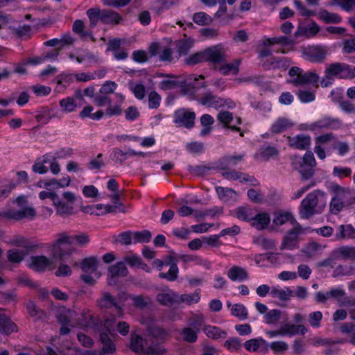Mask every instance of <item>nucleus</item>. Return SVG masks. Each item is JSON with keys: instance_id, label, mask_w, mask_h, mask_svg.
Returning a JSON list of instances; mask_svg holds the SVG:
<instances>
[{"instance_id": "nucleus-51", "label": "nucleus", "mask_w": 355, "mask_h": 355, "mask_svg": "<svg viewBox=\"0 0 355 355\" xmlns=\"http://www.w3.org/2000/svg\"><path fill=\"white\" fill-rule=\"evenodd\" d=\"M279 150L274 146H263L260 148V156L265 160L268 161L271 157L277 156Z\"/></svg>"}, {"instance_id": "nucleus-41", "label": "nucleus", "mask_w": 355, "mask_h": 355, "mask_svg": "<svg viewBox=\"0 0 355 355\" xmlns=\"http://www.w3.org/2000/svg\"><path fill=\"white\" fill-rule=\"evenodd\" d=\"M231 313L240 320H245L248 317L247 308L242 304H234L231 309Z\"/></svg>"}, {"instance_id": "nucleus-59", "label": "nucleus", "mask_w": 355, "mask_h": 355, "mask_svg": "<svg viewBox=\"0 0 355 355\" xmlns=\"http://www.w3.org/2000/svg\"><path fill=\"white\" fill-rule=\"evenodd\" d=\"M161 101V96L157 92H151L148 95V107L150 109L159 107Z\"/></svg>"}, {"instance_id": "nucleus-8", "label": "nucleus", "mask_w": 355, "mask_h": 355, "mask_svg": "<svg viewBox=\"0 0 355 355\" xmlns=\"http://www.w3.org/2000/svg\"><path fill=\"white\" fill-rule=\"evenodd\" d=\"M62 195L67 202H63L58 196V202H54L53 205L56 208L57 214L65 217L73 214V204L76 200V196L71 191L64 192Z\"/></svg>"}, {"instance_id": "nucleus-60", "label": "nucleus", "mask_w": 355, "mask_h": 355, "mask_svg": "<svg viewBox=\"0 0 355 355\" xmlns=\"http://www.w3.org/2000/svg\"><path fill=\"white\" fill-rule=\"evenodd\" d=\"M224 346L230 350H238L242 346L241 340L238 337H230L225 341Z\"/></svg>"}, {"instance_id": "nucleus-47", "label": "nucleus", "mask_w": 355, "mask_h": 355, "mask_svg": "<svg viewBox=\"0 0 355 355\" xmlns=\"http://www.w3.org/2000/svg\"><path fill=\"white\" fill-rule=\"evenodd\" d=\"M187 324L189 326V327H191L199 332L200 328L205 324L204 316L201 314L195 315L188 319Z\"/></svg>"}, {"instance_id": "nucleus-33", "label": "nucleus", "mask_w": 355, "mask_h": 355, "mask_svg": "<svg viewBox=\"0 0 355 355\" xmlns=\"http://www.w3.org/2000/svg\"><path fill=\"white\" fill-rule=\"evenodd\" d=\"M193 42L191 39H182L177 42L176 50L179 56L187 55L193 47Z\"/></svg>"}, {"instance_id": "nucleus-45", "label": "nucleus", "mask_w": 355, "mask_h": 355, "mask_svg": "<svg viewBox=\"0 0 355 355\" xmlns=\"http://www.w3.org/2000/svg\"><path fill=\"white\" fill-rule=\"evenodd\" d=\"M205 62L204 50L190 55L184 59L187 65L192 66Z\"/></svg>"}, {"instance_id": "nucleus-10", "label": "nucleus", "mask_w": 355, "mask_h": 355, "mask_svg": "<svg viewBox=\"0 0 355 355\" xmlns=\"http://www.w3.org/2000/svg\"><path fill=\"white\" fill-rule=\"evenodd\" d=\"M199 78L204 79L205 77L200 75L199 78H197L194 76V75H191L188 77L187 80L180 82L179 87L181 88V92L184 95L187 94L193 96H195L196 89L206 87L207 85L205 82L197 84L196 82Z\"/></svg>"}, {"instance_id": "nucleus-38", "label": "nucleus", "mask_w": 355, "mask_h": 355, "mask_svg": "<svg viewBox=\"0 0 355 355\" xmlns=\"http://www.w3.org/2000/svg\"><path fill=\"white\" fill-rule=\"evenodd\" d=\"M293 291L289 288H286L285 290L278 289L272 287L270 291V295L273 297H278L281 301H288L291 297L293 295Z\"/></svg>"}, {"instance_id": "nucleus-64", "label": "nucleus", "mask_w": 355, "mask_h": 355, "mask_svg": "<svg viewBox=\"0 0 355 355\" xmlns=\"http://www.w3.org/2000/svg\"><path fill=\"white\" fill-rule=\"evenodd\" d=\"M141 258L137 254L126 255L123 258L124 263H127L130 267H139L141 264Z\"/></svg>"}, {"instance_id": "nucleus-44", "label": "nucleus", "mask_w": 355, "mask_h": 355, "mask_svg": "<svg viewBox=\"0 0 355 355\" xmlns=\"http://www.w3.org/2000/svg\"><path fill=\"white\" fill-rule=\"evenodd\" d=\"M293 42L291 39L286 36L273 37L265 40L263 42V46H269L275 44H280L284 46L293 44Z\"/></svg>"}, {"instance_id": "nucleus-55", "label": "nucleus", "mask_w": 355, "mask_h": 355, "mask_svg": "<svg viewBox=\"0 0 355 355\" xmlns=\"http://www.w3.org/2000/svg\"><path fill=\"white\" fill-rule=\"evenodd\" d=\"M60 105L63 110L71 112H73L77 106L73 98L67 97L60 101Z\"/></svg>"}, {"instance_id": "nucleus-9", "label": "nucleus", "mask_w": 355, "mask_h": 355, "mask_svg": "<svg viewBox=\"0 0 355 355\" xmlns=\"http://www.w3.org/2000/svg\"><path fill=\"white\" fill-rule=\"evenodd\" d=\"M205 62L212 64H223L226 62V55L221 44L214 45L204 50Z\"/></svg>"}, {"instance_id": "nucleus-17", "label": "nucleus", "mask_w": 355, "mask_h": 355, "mask_svg": "<svg viewBox=\"0 0 355 355\" xmlns=\"http://www.w3.org/2000/svg\"><path fill=\"white\" fill-rule=\"evenodd\" d=\"M18 331V327L6 314L0 313V332L8 336Z\"/></svg>"}, {"instance_id": "nucleus-50", "label": "nucleus", "mask_w": 355, "mask_h": 355, "mask_svg": "<svg viewBox=\"0 0 355 355\" xmlns=\"http://www.w3.org/2000/svg\"><path fill=\"white\" fill-rule=\"evenodd\" d=\"M343 66L344 63H332L328 68L326 69L325 73L330 76H338L340 78H341V74H343Z\"/></svg>"}, {"instance_id": "nucleus-25", "label": "nucleus", "mask_w": 355, "mask_h": 355, "mask_svg": "<svg viewBox=\"0 0 355 355\" xmlns=\"http://www.w3.org/2000/svg\"><path fill=\"white\" fill-rule=\"evenodd\" d=\"M130 347L132 351L136 353L144 352L145 354L146 346L144 339L137 334H133L131 335Z\"/></svg>"}, {"instance_id": "nucleus-27", "label": "nucleus", "mask_w": 355, "mask_h": 355, "mask_svg": "<svg viewBox=\"0 0 355 355\" xmlns=\"http://www.w3.org/2000/svg\"><path fill=\"white\" fill-rule=\"evenodd\" d=\"M157 302L164 306H171L178 304V294L175 293H159L157 295Z\"/></svg>"}, {"instance_id": "nucleus-62", "label": "nucleus", "mask_w": 355, "mask_h": 355, "mask_svg": "<svg viewBox=\"0 0 355 355\" xmlns=\"http://www.w3.org/2000/svg\"><path fill=\"white\" fill-rule=\"evenodd\" d=\"M217 119L222 123L225 128L232 121L233 114L229 111H221L218 114Z\"/></svg>"}, {"instance_id": "nucleus-34", "label": "nucleus", "mask_w": 355, "mask_h": 355, "mask_svg": "<svg viewBox=\"0 0 355 355\" xmlns=\"http://www.w3.org/2000/svg\"><path fill=\"white\" fill-rule=\"evenodd\" d=\"M203 331L209 338L212 339H218L227 336V332L225 331L214 326H205Z\"/></svg>"}, {"instance_id": "nucleus-39", "label": "nucleus", "mask_w": 355, "mask_h": 355, "mask_svg": "<svg viewBox=\"0 0 355 355\" xmlns=\"http://www.w3.org/2000/svg\"><path fill=\"white\" fill-rule=\"evenodd\" d=\"M193 21L198 25L207 26L213 22V18L205 12H198L193 14Z\"/></svg>"}, {"instance_id": "nucleus-37", "label": "nucleus", "mask_w": 355, "mask_h": 355, "mask_svg": "<svg viewBox=\"0 0 355 355\" xmlns=\"http://www.w3.org/2000/svg\"><path fill=\"white\" fill-rule=\"evenodd\" d=\"M294 164L297 165L296 163H294ZM315 167V166L298 164V166H295V168L301 175L302 179L303 180H306L310 179L314 175Z\"/></svg>"}, {"instance_id": "nucleus-49", "label": "nucleus", "mask_w": 355, "mask_h": 355, "mask_svg": "<svg viewBox=\"0 0 355 355\" xmlns=\"http://www.w3.org/2000/svg\"><path fill=\"white\" fill-rule=\"evenodd\" d=\"M26 252L16 249L10 250L7 252V257L9 261L12 263H20L24 258Z\"/></svg>"}, {"instance_id": "nucleus-18", "label": "nucleus", "mask_w": 355, "mask_h": 355, "mask_svg": "<svg viewBox=\"0 0 355 355\" xmlns=\"http://www.w3.org/2000/svg\"><path fill=\"white\" fill-rule=\"evenodd\" d=\"M286 222H290L293 225L297 223L292 213L289 211H278L274 213L272 223L275 225L281 226Z\"/></svg>"}, {"instance_id": "nucleus-26", "label": "nucleus", "mask_w": 355, "mask_h": 355, "mask_svg": "<svg viewBox=\"0 0 355 355\" xmlns=\"http://www.w3.org/2000/svg\"><path fill=\"white\" fill-rule=\"evenodd\" d=\"M98 261L96 257H87L83 259L80 267L85 273H92L97 270Z\"/></svg>"}, {"instance_id": "nucleus-22", "label": "nucleus", "mask_w": 355, "mask_h": 355, "mask_svg": "<svg viewBox=\"0 0 355 355\" xmlns=\"http://www.w3.org/2000/svg\"><path fill=\"white\" fill-rule=\"evenodd\" d=\"M31 259V264L30 266L36 271H44L52 264V261L45 256H33Z\"/></svg>"}, {"instance_id": "nucleus-54", "label": "nucleus", "mask_w": 355, "mask_h": 355, "mask_svg": "<svg viewBox=\"0 0 355 355\" xmlns=\"http://www.w3.org/2000/svg\"><path fill=\"white\" fill-rule=\"evenodd\" d=\"M344 206L345 205L343 204V202L340 200L337 195L334 194V196L332 198L329 205L331 213L333 214H338Z\"/></svg>"}, {"instance_id": "nucleus-56", "label": "nucleus", "mask_w": 355, "mask_h": 355, "mask_svg": "<svg viewBox=\"0 0 355 355\" xmlns=\"http://www.w3.org/2000/svg\"><path fill=\"white\" fill-rule=\"evenodd\" d=\"M334 102L338 103L340 109L347 114H355V105L349 101H340L339 99H334Z\"/></svg>"}, {"instance_id": "nucleus-2", "label": "nucleus", "mask_w": 355, "mask_h": 355, "mask_svg": "<svg viewBox=\"0 0 355 355\" xmlns=\"http://www.w3.org/2000/svg\"><path fill=\"white\" fill-rule=\"evenodd\" d=\"M288 74L293 78L288 80V83L295 87L300 85H311L313 87H318L319 76L314 71H306L303 73V69L298 67H292Z\"/></svg>"}, {"instance_id": "nucleus-63", "label": "nucleus", "mask_w": 355, "mask_h": 355, "mask_svg": "<svg viewBox=\"0 0 355 355\" xmlns=\"http://www.w3.org/2000/svg\"><path fill=\"white\" fill-rule=\"evenodd\" d=\"M345 295V291L340 288H331L327 291V296L329 299L336 300L339 304L341 302V298Z\"/></svg>"}, {"instance_id": "nucleus-30", "label": "nucleus", "mask_w": 355, "mask_h": 355, "mask_svg": "<svg viewBox=\"0 0 355 355\" xmlns=\"http://www.w3.org/2000/svg\"><path fill=\"white\" fill-rule=\"evenodd\" d=\"M200 300V289L196 290L193 293L183 294L180 296L178 294V304L181 303L191 305L198 303Z\"/></svg>"}, {"instance_id": "nucleus-14", "label": "nucleus", "mask_w": 355, "mask_h": 355, "mask_svg": "<svg viewBox=\"0 0 355 355\" xmlns=\"http://www.w3.org/2000/svg\"><path fill=\"white\" fill-rule=\"evenodd\" d=\"M89 241L90 239L89 234L85 232L72 235H68L63 232L62 237L59 240V242L69 243L71 245H76L80 247L85 246Z\"/></svg>"}, {"instance_id": "nucleus-28", "label": "nucleus", "mask_w": 355, "mask_h": 355, "mask_svg": "<svg viewBox=\"0 0 355 355\" xmlns=\"http://www.w3.org/2000/svg\"><path fill=\"white\" fill-rule=\"evenodd\" d=\"M293 123L286 118H279L271 126L273 133L279 134L291 128Z\"/></svg>"}, {"instance_id": "nucleus-3", "label": "nucleus", "mask_w": 355, "mask_h": 355, "mask_svg": "<svg viewBox=\"0 0 355 355\" xmlns=\"http://www.w3.org/2000/svg\"><path fill=\"white\" fill-rule=\"evenodd\" d=\"M122 296L123 295L119 294L116 297L109 292H102L101 297L96 300L97 306L102 310L114 309L116 315L121 317L123 313L121 302L125 301L122 300Z\"/></svg>"}, {"instance_id": "nucleus-21", "label": "nucleus", "mask_w": 355, "mask_h": 355, "mask_svg": "<svg viewBox=\"0 0 355 355\" xmlns=\"http://www.w3.org/2000/svg\"><path fill=\"white\" fill-rule=\"evenodd\" d=\"M340 125L341 121L340 119L330 117L322 119L312 124L314 128L331 129H338Z\"/></svg>"}, {"instance_id": "nucleus-15", "label": "nucleus", "mask_w": 355, "mask_h": 355, "mask_svg": "<svg viewBox=\"0 0 355 355\" xmlns=\"http://www.w3.org/2000/svg\"><path fill=\"white\" fill-rule=\"evenodd\" d=\"M288 146L297 150H306L311 145V137L303 134L295 137H287Z\"/></svg>"}, {"instance_id": "nucleus-20", "label": "nucleus", "mask_w": 355, "mask_h": 355, "mask_svg": "<svg viewBox=\"0 0 355 355\" xmlns=\"http://www.w3.org/2000/svg\"><path fill=\"white\" fill-rule=\"evenodd\" d=\"M26 309L28 315L35 322L43 320L46 317V312L38 307L33 301L27 302Z\"/></svg>"}, {"instance_id": "nucleus-42", "label": "nucleus", "mask_w": 355, "mask_h": 355, "mask_svg": "<svg viewBox=\"0 0 355 355\" xmlns=\"http://www.w3.org/2000/svg\"><path fill=\"white\" fill-rule=\"evenodd\" d=\"M130 89L136 98L142 100L146 96V87L141 83L134 84L132 81L129 82Z\"/></svg>"}, {"instance_id": "nucleus-29", "label": "nucleus", "mask_w": 355, "mask_h": 355, "mask_svg": "<svg viewBox=\"0 0 355 355\" xmlns=\"http://www.w3.org/2000/svg\"><path fill=\"white\" fill-rule=\"evenodd\" d=\"M101 22L103 24H119L120 15L110 10H101Z\"/></svg>"}, {"instance_id": "nucleus-61", "label": "nucleus", "mask_w": 355, "mask_h": 355, "mask_svg": "<svg viewBox=\"0 0 355 355\" xmlns=\"http://www.w3.org/2000/svg\"><path fill=\"white\" fill-rule=\"evenodd\" d=\"M125 118L126 120L133 121L139 117L140 113L136 106L131 105L128 107L125 111Z\"/></svg>"}, {"instance_id": "nucleus-43", "label": "nucleus", "mask_w": 355, "mask_h": 355, "mask_svg": "<svg viewBox=\"0 0 355 355\" xmlns=\"http://www.w3.org/2000/svg\"><path fill=\"white\" fill-rule=\"evenodd\" d=\"M152 238V234L149 230L133 232V243H148Z\"/></svg>"}, {"instance_id": "nucleus-36", "label": "nucleus", "mask_w": 355, "mask_h": 355, "mask_svg": "<svg viewBox=\"0 0 355 355\" xmlns=\"http://www.w3.org/2000/svg\"><path fill=\"white\" fill-rule=\"evenodd\" d=\"M335 252L338 253V260L341 259L355 260V247L342 246Z\"/></svg>"}, {"instance_id": "nucleus-24", "label": "nucleus", "mask_w": 355, "mask_h": 355, "mask_svg": "<svg viewBox=\"0 0 355 355\" xmlns=\"http://www.w3.org/2000/svg\"><path fill=\"white\" fill-rule=\"evenodd\" d=\"M228 277L232 281H239L242 282L248 278V274L246 270L239 266H232L227 272Z\"/></svg>"}, {"instance_id": "nucleus-16", "label": "nucleus", "mask_w": 355, "mask_h": 355, "mask_svg": "<svg viewBox=\"0 0 355 355\" xmlns=\"http://www.w3.org/2000/svg\"><path fill=\"white\" fill-rule=\"evenodd\" d=\"M1 217L8 219L21 220L24 218H33L35 216V211L31 207H26L21 210H7L1 211Z\"/></svg>"}, {"instance_id": "nucleus-11", "label": "nucleus", "mask_w": 355, "mask_h": 355, "mask_svg": "<svg viewBox=\"0 0 355 355\" xmlns=\"http://www.w3.org/2000/svg\"><path fill=\"white\" fill-rule=\"evenodd\" d=\"M331 191L340 199L346 206L355 203V190L343 187L337 184L331 187Z\"/></svg>"}, {"instance_id": "nucleus-40", "label": "nucleus", "mask_w": 355, "mask_h": 355, "mask_svg": "<svg viewBox=\"0 0 355 355\" xmlns=\"http://www.w3.org/2000/svg\"><path fill=\"white\" fill-rule=\"evenodd\" d=\"M248 352H256L261 345H267L266 341L262 338H252L245 341L243 344Z\"/></svg>"}, {"instance_id": "nucleus-6", "label": "nucleus", "mask_w": 355, "mask_h": 355, "mask_svg": "<svg viewBox=\"0 0 355 355\" xmlns=\"http://www.w3.org/2000/svg\"><path fill=\"white\" fill-rule=\"evenodd\" d=\"M173 122L178 127L192 128L195 125L196 113L186 108H180L175 111Z\"/></svg>"}, {"instance_id": "nucleus-53", "label": "nucleus", "mask_w": 355, "mask_h": 355, "mask_svg": "<svg viewBox=\"0 0 355 355\" xmlns=\"http://www.w3.org/2000/svg\"><path fill=\"white\" fill-rule=\"evenodd\" d=\"M179 273V269L178 266H171L169 270L167 272H160L159 277L161 279H166L169 282H173L177 279Z\"/></svg>"}, {"instance_id": "nucleus-23", "label": "nucleus", "mask_w": 355, "mask_h": 355, "mask_svg": "<svg viewBox=\"0 0 355 355\" xmlns=\"http://www.w3.org/2000/svg\"><path fill=\"white\" fill-rule=\"evenodd\" d=\"M253 218L252 225L259 230H265L270 222V217L266 212L258 213Z\"/></svg>"}, {"instance_id": "nucleus-52", "label": "nucleus", "mask_w": 355, "mask_h": 355, "mask_svg": "<svg viewBox=\"0 0 355 355\" xmlns=\"http://www.w3.org/2000/svg\"><path fill=\"white\" fill-rule=\"evenodd\" d=\"M239 60H235L234 63L223 64L219 68V71L223 75H227L230 72H232L233 74H237L239 72Z\"/></svg>"}, {"instance_id": "nucleus-19", "label": "nucleus", "mask_w": 355, "mask_h": 355, "mask_svg": "<svg viewBox=\"0 0 355 355\" xmlns=\"http://www.w3.org/2000/svg\"><path fill=\"white\" fill-rule=\"evenodd\" d=\"M335 238L338 241L354 239L355 238V228L352 225H340L337 227Z\"/></svg>"}, {"instance_id": "nucleus-5", "label": "nucleus", "mask_w": 355, "mask_h": 355, "mask_svg": "<svg viewBox=\"0 0 355 355\" xmlns=\"http://www.w3.org/2000/svg\"><path fill=\"white\" fill-rule=\"evenodd\" d=\"M328 49L326 46L311 45L304 47L302 51V57L307 61L322 63L326 59Z\"/></svg>"}, {"instance_id": "nucleus-12", "label": "nucleus", "mask_w": 355, "mask_h": 355, "mask_svg": "<svg viewBox=\"0 0 355 355\" xmlns=\"http://www.w3.org/2000/svg\"><path fill=\"white\" fill-rule=\"evenodd\" d=\"M62 233L58 234V238L55 240L52 247V254L55 259H62L65 255H69L73 252L71 244L65 242H59Z\"/></svg>"}, {"instance_id": "nucleus-46", "label": "nucleus", "mask_w": 355, "mask_h": 355, "mask_svg": "<svg viewBox=\"0 0 355 355\" xmlns=\"http://www.w3.org/2000/svg\"><path fill=\"white\" fill-rule=\"evenodd\" d=\"M87 15L89 19L92 28L97 25L98 21H101V10L98 8H92L87 10Z\"/></svg>"}, {"instance_id": "nucleus-57", "label": "nucleus", "mask_w": 355, "mask_h": 355, "mask_svg": "<svg viewBox=\"0 0 355 355\" xmlns=\"http://www.w3.org/2000/svg\"><path fill=\"white\" fill-rule=\"evenodd\" d=\"M117 238L115 239V242H120L123 245H128L133 243L132 239H133V232L125 231L120 233Z\"/></svg>"}, {"instance_id": "nucleus-4", "label": "nucleus", "mask_w": 355, "mask_h": 355, "mask_svg": "<svg viewBox=\"0 0 355 355\" xmlns=\"http://www.w3.org/2000/svg\"><path fill=\"white\" fill-rule=\"evenodd\" d=\"M319 195L323 196L324 193L320 190L309 193L301 202L300 214L302 218L308 219L315 214V208L318 202Z\"/></svg>"}, {"instance_id": "nucleus-58", "label": "nucleus", "mask_w": 355, "mask_h": 355, "mask_svg": "<svg viewBox=\"0 0 355 355\" xmlns=\"http://www.w3.org/2000/svg\"><path fill=\"white\" fill-rule=\"evenodd\" d=\"M282 312L278 309H272L266 313L264 315L268 324H273L277 322L281 316Z\"/></svg>"}, {"instance_id": "nucleus-13", "label": "nucleus", "mask_w": 355, "mask_h": 355, "mask_svg": "<svg viewBox=\"0 0 355 355\" xmlns=\"http://www.w3.org/2000/svg\"><path fill=\"white\" fill-rule=\"evenodd\" d=\"M244 157L245 154L239 155H225L217 161L216 168L221 171L232 169L236 166L239 162L242 161Z\"/></svg>"}, {"instance_id": "nucleus-31", "label": "nucleus", "mask_w": 355, "mask_h": 355, "mask_svg": "<svg viewBox=\"0 0 355 355\" xmlns=\"http://www.w3.org/2000/svg\"><path fill=\"white\" fill-rule=\"evenodd\" d=\"M254 215V210L250 207L242 206L236 208V217L239 220L252 221Z\"/></svg>"}, {"instance_id": "nucleus-7", "label": "nucleus", "mask_w": 355, "mask_h": 355, "mask_svg": "<svg viewBox=\"0 0 355 355\" xmlns=\"http://www.w3.org/2000/svg\"><path fill=\"white\" fill-rule=\"evenodd\" d=\"M302 232V227L299 223H296L294 227L290 230L284 236L281 250H294L299 248V235Z\"/></svg>"}, {"instance_id": "nucleus-48", "label": "nucleus", "mask_w": 355, "mask_h": 355, "mask_svg": "<svg viewBox=\"0 0 355 355\" xmlns=\"http://www.w3.org/2000/svg\"><path fill=\"white\" fill-rule=\"evenodd\" d=\"M198 332L196 330L191 327L184 328L180 334L182 335L183 340L189 343H193L196 342L198 339Z\"/></svg>"}, {"instance_id": "nucleus-32", "label": "nucleus", "mask_w": 355, "mask_h": 355, "mask_svg": "<svg viewBox=\"0 0 355 355\" xmlns=\"http://www.w3.org/2000/svg\"><path fill=\"white\" fill-rule=\"evenodd\" d=\"M109 273L112 277H125L128 275V270L123 261L117 262L116 264L109 268Z\"/></svg>"}, {"instance_id": "nucleus-35", "label": "nucleus", "mask_w": 355, "mask_h": 355, "mask_svg": "<svg viewBox=\"0 0 355 355\" xmlns=\"http://www.w3.org/2000/svg\"><path fill=\"white\" fill-rule=\"evenodd\" d=\"M319 18L327 24H338L342 21V18L337 13H331L327 10H321L319 12Z\"/></svg>"}, {"instance_id": "nucleus-1", "label": "nucleus", "mask_w": 355, "mask_h": 355, "mask_svg": "<svg viewBox=\"0 0 355 355\" xmlns=\"http://www.w3.org/2000/svg\"><path fill=\"white\" fill-rule=\"evenodd\" d=\"M148 334L144 338L146 355H162L166 352L161 345L168 336V333L161 327L154 326L148 329Z\"/></svg>"}]
</instances>
